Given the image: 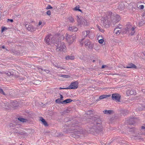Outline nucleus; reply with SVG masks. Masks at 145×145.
Wrapping results in <instances>:
<instances>
[{"mask_svg": "<svg viewBox=\"0 0 145 145\" xmlns=\"http://www.w3.org/2000/svg\"><path fill=\"white\" fill-rule=\"evenodd\" d=\"M137 119L136 118H131L130 119V121H133V122H132L131 123H130V124H131L132 125H134V124L135 123H136L137 121Z\"/></svg>", "mask_w": 145, "mask_h": 145, "instance_id": "28", "label": "nucleus"}, {"mask_svg": "<svg viewBox=\"0 0 145 145\" xmlns=\"http://www.w3.org/2000/svg\"><path fill=\"white\" fill-rule=\"evenodd\" d=\"M13 22V20L8 19H7V22Z\"/></svg>", "mask_w": 145, "mask_h": 145, "instance_id": "51", "label": "nucleus"}, {"mask_svg": "<svg viewBox=\"0 0 145 145\" xmlns=\"http://www.w3.org/2000/svg\"><path fill=\"white\" fill-rule=\"evenodd\" d=\"M59 94L60 95V98L59 99H60L61 100H63V96L61 94Z\"/></svg>", "mask_w": 145, "mask_h": 145, "instance_id": "48", "label": "nucleus"}, {"mask_svg": "<svg viewBox=\"0 0 145 145\" xmlns=\"http://www.w3.org/2000/svg\"><path fill=\"white\" fill-rule=\"evenodd\" d=\"M79 8H80V7H78V9H77V7L76 6L74 8V10H76V11L78 10V11L81 12H82V10L81 9H80Z\"/></svg>", "mask_w": 145, "mask_h": 145, "instance_id": "35", "label": "nucleus"}, {"mask_svg": "<svg viewBox=\"0 0 145 145\" xmlns=\"http://www.w3.org/2000/svg\"><path fill=\"white\" fill-rule=\"evenodd\" d=\"M77 22H78V25L80 26V25L81 24V21L82 20V19H80L77 16Z\"/></svg>", "mask_w": 145, "mask_h": 145, "instance_id": "32", "label": "nucleus"}, {"mask_svg": "<svg viewBox=\"0 0 145 145\" xmlns=\"http://www.w3.org/2000/svg\"><path fill=\"white\" fill-rule=\"evenodd\" d=\"M74 58V56H67L65 57V59L67 60H72Z\"/></svg>", "mask_w": 145, "mask_h": 145, "instance_id": "29", "label": "nucleus"}, {"mask_svg": "<svg viewBox=\"0 0 145 145\" xmlns=\"http://www.w3.org/2000/svg\"><path fill=\"white\" fill-rule=\"evenodd\" d=\"M56 67L58 68H60L61 69H65L64 68L62 67H61L60 66H56Z\"/></svg>", "mask_w": 145, "mask_h": 145, "instance_id": "56", "label": "nucleus"}, {"mask_svg": "<svg viewBox=\"0 0 145 145\" xmlns=\"http://www.w3.org/2000/svg\"><path fill=\"white\" fill-rule=\"evenodd\" d=\"M90 31L89 30H87L86 31H84L83 33V36L84 37L81 39V41L80 42V43L82 45H83V42H82L83 40L85 39V38L86 37H87L88 35H89V34L90 33Z\"/></svg>", "mask_w": 145, "mask_h": 145, "instance_id": "10", "label": "nucleus"}, {"mask_svg": "<svg viewBox=\"0 0 145 145\" xmlns=\"http://www.w3.org/2000/svg\"><path fill=\"white\" fill-rule=\"evenodd\" d=\"M3 104H4V105H3V104H2V106H7L8 107V106L9 104L8 103V104L7 103V102H6L5 103H4Z\"/></svg>", "mask_w": 145, "mask_h": 145, "instance_id": "39", "label": "nucleus"}, {"mask_svg": "<svg viewBox=\"0 0 145 145\" xmlns=\"http://www.w3.org/2000/svg\"><path fill=\"white\" fill-rule=\"evenodd\" d=\"M112 99L118 102H120L121 96L118 93H114L112 95Z\"/></svg>", "mask_w": 145, "mask_h": 145, "instance_id": "7", "label": "nucleus"}, {"mask_svg": "<svg viewBox=\"0 0 145 145\" xmlns=\"http://www.w3.org/2000/svg\"><path fill=\"white\" fill-rule=\"evenodd\" d=\"M142 129H145V127L142 126Z\"/></svg>", "mask_w": 145, "mask_h": 145, "instance_id": "64", "label": "nucleus"}, {"mask_svg": "<svg viewBox=\"0 0 145 145\" xmlns=\"http://www.w3.org/2000/svg\"><path fill=\"white\" fill-rule=\"evenodd\" d=\"M92 113V111H91V110H90V111L89 110L88 112V113H87V114L88 115H90Z\"/></svg>", "mask_w": 145, "mask_h": 145, "instance_id": "49", "label": "nucleus"}, {"mask_svg": "<svg viewBox=\"0 0 145 145\" xmlns=\"http://www.w3.org/2000/svg\"><path fill=\"white\" fill-rule=\"evenodd\" d=\"M72 101L73 100L71 99H67L63 101V105H66L67 104L70 103L72 102Z\"/></svg>", "mask_w": 145, "mask_h": 145, "instance_id": "17", "label": "nucleus"}, {"mask_svg": "<svg viewBox=\"0 0 145 145\" xmlns=\"http://www.w3.org/2000/svg\"><path fill=\"white\" fill-rule=\"evenodd\" d=\"M71 39L72 35H68L67 34H66V39L69 43L70 44L72 43Z\"/></svg>", "mask_w": 145, "mask_h": 145, "instance_id": "14", "label": "nucleus"}, {"mask_svg": "<svg viewBox=\"0 0 145 145\" xmlns=\"http://www.w3.org/2000/svg\"><path fill=\"white\" fill-rule=\"evenodd\" d=\"M111 22H112L114 24L118 22L120 20V17L118 14H116L115 16H111Z\"/></svg>", "mask_w": 145, "mask_h": 145, "instance_id": "5", "label": "nucleus"}, {"mask_svg": "<svg viewBox=\"0 0 145 145\" xmlns=\"http://www.w3.org/2000/svg\"><path fill=\"white\" fill-rule=\"evenodd\" d=\"M127 112V111L125 110H122L121 112V113L124 115H126Z\"/></svg>", "mask_w": 145, "mask_h": 145, "instance_id": "44", "label": "nucleus"}, {"mask_svg": "<svg viewBox=\"0 0 145 145\" xmlns=\"http://www.w3.org/2000/svg\"><path fill=\"white\" fill-rule=\"evenodd\" d=\"M89 121L87 129L88 133L92 134L96 133L98 134L103 131V127L101 125V121L98 116L95 115L92 117Z\"/></svg>", "mask_w": 145, "mask_h": 145, "instance_id": "1", "label": "nucleus"}, {"mask_svg": "<svg viewBox=\"0 0 145 145\" xmlns=\"http://www.w3.org/2000/svg\"><path fill=\"white\" fill-rule=\"evenodd\" d=\"M82 25L84 26L87 25H88L87 22L84 19V18L82 19L81 24L80 26H81V25Z\"/></svg>", "mask_w": 145, "mask_h": 145, "instance_id": "18", "label": "nucleus"}, {"mask_svg": "<svg viewBox=\"0 0 145 145\" xmlns=\"http://www.w3.org/2000/svg\"><path fill=\"white\" fill-rule=\"evenodd\" d=\"M25 115L31 118L33 115V114L31 112H29L28 114H25Z\"/></svg>", "mask_w": 145, "mask_h": 145, "instance_id": "34", "label": "nucleus"}, {"mask_svg": "<svg viewBox=\"0 0 145 145\" xmlns=\"http://www.w3.org/2000/svg\"><path fill=\"white\" fill-rule=\"evenodd\" d=\"M110 24V21L106 19H104L103 22V25L106 27H109Z\"/></svg>", "mask_w": 145, "mask_h": 145, "instance_id": "11", "label": "nucleus"}, {"mask_svg": "<svg viewBox=\"0 0 145 145\" xmlns=\"http://www.w3.org/2000/svg\"><path fill=\"white\" fill-rule=\"evenodd\" d=\"M130 93L131 95L133 94H134V93H132V92L131 91L130 92Z\"/></svg>", "mask_w": 145, "mask_h": 145, "instance_id": "63", "label": "nucleus"}, {"mask_svg": "<svg viewBox=\"0 0 145 145\" xmlns=\"http://www.w3.org/2000/svg\"><path fill=\"white\" fill-rule=\"evenodd\" d=\"M59 89H68V87L66 88H63L61 87H60L59 88Z\"/></svg>", "mask_w": 145, "mask_h": 145, "instance_id": "52", "label": "nucleus"}, {"mask_svg": "<svg viewBox=\"0 0 145 145\" xmlns=\"http://www.w3.org/2000/svg\"><path fill=\"white\" fill-rule=\"evenodd\" d=\"M76 36L75 35H74V36L72 37V39H71V41H72V43L74 42V40L76 38Z\"/></svg>", "mask_w": 145, "mask_h": 145, "instance_id": "42", "label": "nucleus"}, {"mask_svg": "<svg viewBox=\"0 0 145 145\" xmlns=\"http://www.w3.org/2000/svg\"><path fill=\"white\" fill-rule=\"evenodd\" d=\"M69 110H66V111H65L64 112V113L65 114L67 113H69Z\"/></svg>", "mask_w": 145, "mask_h": 145, "instance_id": "57", "label": "nucleus"}, {"mask_svg": "<svg viewBox=\"0 0 145 145\" xmlns=\"http://www.w3.org/2000/svg\"><path fill=\"white\" fill-rule=\"evenodd\" d=\"M5 73L8 76H10L12 75V74L10 72H5Z\"/></svg>", "mask_w": 145, "mask_h": 145, "instance_id": "43", "label": "nucleus"}, {"mask_svg": "<svg viewBox=\"0 0 145 145\" xmlns=\"http://www.w3.org/2000/svg\"><path fill=\"white\" fill-rule=\"evenodd\" d=\"M69 21L72 23L74 22V19L71 17H70L69 18Z\"/></svg>", "mask_w": 145, "mask_h": 145, "instance_id": "36", "label": "nucleus"}, {"mask_svg": "<svg viewBox=\"0 0 145 145\" xmlns=\"http://www.w3.org/2000/svg\"><path fill=\"white\" fill-rule=\"evenodd\" d=\"M26 29L31 32H32L36 30V28L34 26L30 24H26L25 25Z\"/></svg>", "mask_w": 145, "mask_h": 145, "instance_id": "9", "label": "nucleus"}, {"mask_svg": "<svg viewBox=\"0 0 145 145\" xmlns=\"http://www.w3.org/2000/svg\"><path fill=\"white\" fill-rule=\"evenodd\" d=\"M19 138L20 137L19 135H22V137H24V136L25 135H26L27 134L25 131H19Z\"/></svg>", "mask_w": 145, "mask_h": 145, "instance_id": "24", "label": "nucleus"}, {"mask_svg": "<svg viewBox=\"0 0 145 145\" xmlns=\"http://www.w3.org/2000/svg\"><path fill=\"white\" fill-rule=\"evenodd\" d=\"M78 87V82L77 81L71 82V84L68 87V89H76Z\"/></svg>", "mask_w": 145, "mask_h": 145, "instance_id": "6", "label": "nucleus"}, {"mask_svg": "<svg viewBox=\"0 0 145 145\" xmlns=\"http://www.w3.org/2000/svg\"><path fill=\"white\" fill-rule=\"evenodd\" d=\"M54 39L51 37V35L47 36L45 39V40L46 43L48 45L50 44L51 43H54Z\"/></svg>", "mask_w": 145, "mask_h": 145, "instance_id": "4", "label": "nucleus"}, {"mask_svg": "<svg viewBox=\"0 0 145 145\" xmlns=\"http://www.w3.org/2000/svg\"><path fill=\"white\" fill-rule=\"evenodd\" d=\"M18 123V118H15V120L13 121V123L10 124L9 126L10 127H14L17 125Z\"/></svg>", "mask_w": 145, "mask_h": 145, "instance_id": "12", "label": "nucleus"}, {"mask_svg": "<svg viewBox=\"0 0 145 145\" xmlns=\"http://www.w3.org/2000/svg\"><path fill=\"white\" fill-rule=\"evenodd\" d=\"M68 29L69 30H70L71 31H77L78 29V28L74 26H73L71 27H69Z\"/></svg>", "mask_w": 145, "mask_h": 145, "instance_id": "22", "label": "nucleus"}, {"mask_svg": "<svg viewBox=\"0 0 145 145\" xmlns=\"http://www.w3.org/2000/svg\"><path fill=\"white\" fill-rule=\"evenodd\" d=\"M86 46L88 48L91 49L93 48V46L92 43L88 39H86L84 42Z\"/></svg>", "mask_w": 145, "mask_h": 145, "instance_id": "8", "label": "nucleus"}, {"mask_svg": "<svg viewBox=\"0 0 145 145\" xmlns=\"http://www.w3.org/2000/svg\"><path fill=\"white\" fill-rule=\"evenodd\" d=\"M19 121L23 123L26 122L28 121L27 120L21 117H19Z\"/></svg>", "mask_w": 145, "mask_h": 145, "instance_id": "27", "label": "nucleus"}, {"mask_svg": "<svg viewBox=\"0 0 145 145\" xmlns=\"http://www.w3.org/2000/svg\"><path fill=\"white\" fill-rule=\"evenodd\" d=\"M71 126L70 127L67 129L65 131H64V132L66 133H74V132H77V133H81V132L78 131L77 129L78 127V123H73L71 124H70Z\"/></svg>", "mask_w": 145, "mask_h": 145, "instance_id": "2", "label": "nucleus"}, {"mask_svg": "<svg viewBox=\"0 0 145 145\" xmlns=\"http://www.w3.org/2000/svg\"><path fill=\"white\" fill-rule=\"evenodd\" d=\"M135 137V138H134L135 139L137 140V139H140V137L138 136V135H133Z\"/></svg>", "mask_w": 145, "mask_h": 145, "instance_id": "41", "label": "nucleus"}, {"mask_svg": "<svg viewBox=\"0 0 145 145\" xmlns=\"http://www.w3.org/2000/svg\"><path fill=\"white\" fill-rule=\"evenodd\" d=\"M61 100L59 99L58 98L56 99L55 101V102L56 103H57L58 104H63V101H61Z\"/></svg>", "mask_w": 145, "mask_h": 145, "instance_id": "30", "label": "nucleus"}, {"mask_svg": "<svg viewBox=\"0 0 145 145\" xmlns=\"http://www.w3.org/2000/svg\"><path fill=\"white\" fill-rule=\"evenodd\" d=\"M11 103L12 105L14 107H17L18 105V102L16 101H11Z\"/></svg>", "mask_w": 145, "mask_h": 145, "instance_id": "21", "label": "nucleus"}, {"mask_svg": "<svg viewBox=\"0 0 145 145\" xmlns=\"http://www.w3.org/2000/svg\"><path fill=\"white\" fill-rule=\"evenodd\" d=\"M40 120L45 126H48V125L46 120L42 117H40Z\"/></svg>", "mask_w": 145, "mask_h": 145, "instance_id": "19", "label": "nucleus"}, {"mask_svg": "<svg viewBox=\"0 0 145 145\" xmlns=\"http://www.w3.org/2000/svg\"><path fill=\"white\" fill-rule=\"evenodd\" d=\"M0 93L4 95H6L5 93L4 92L3 89L1 88H0Z\"/></svg>", "mask_w": 145, "mask_h": 145, "instance_id": "38", "label": "nucleus"}, {"mask_svg": "<svg viewBox=\"0 0 145 145\" xmlns=\"http://www.w3.org/2000/svg\"><path fill=\"white\" fill-rule=\"evenodd\" d=\"M14 129V133H18V131H16L15 130V129Z\"/></svg>", "mask_w": 145, "mask_h": 145, "instance_id": "62", "label": "nucleus"}, {"mask_svg": "<svg viewBox=\"0 0 145 145\" xmlns=\"http://www.w3.org/2000/svg\"><path fill=\"white\" fill-rule=\"evenodd\" d=\"M104 114H110L113 113L114 111L112 110H105L103 111Z\"/></svg>", "mask_w": 145, "mask_h": 145, "instance_id": "23", "label": "nucleus"}, {"mask_svg": "<svg viewBox=\"0 0 145 145\" xmlns=\"http://www.w3.org/2000/svg\"><path fill=\"white\" fill-rule=\"evenodd\" d=\"M54 45L57 48L56 50L57 51H65V46L64 43L63 42L61 43L59 39H58L55 42Z\"/></svg>", "mask_w": 145, "mask_h": 145, "instance_id": "3", "label": "nucleus"}, {"mask_svg": "<svg viewBox=\"0 0 145 145\" xmlns=\"http://www.w3.org/2000/svg\"><path fill=\"white\" fill-rule=\"evenodd\" d=\"M126 68H134L137 69V67L134 64L131 63L128 64V66H127Z\"/></svg>", "mask_w": 145, "mask_h": 145, "instance_id": "15", "label": "nucleus"}, {"mask_svg": "<svg viewBox=\"0 0 145 145\" xmlns=\"http://www.w3.org/2000/svg\"><path fill=\"white\" fill-rule=\"evenodd\" d=\"M131 27V25H127L125 29V31H123V33H127L130 30V28Z\"/></svg>", "mask_w": 145, "mask_h": 145, "instance_id": "16", "label": "nucleus"}, {"mask_svg": "<svg viewBox=\"0 0 145 145\" xmlns=\"http://www.w3.org/2000/svg\"><path fill=\"white\" fill-rule=\"evenodd\" d=\"M143 109V108L142 106V107H141L140 106H139L137 109V111H142Z\"/></svg>", "mask_w": 145, "mask_h": 145, "instance_id": "40", "label": "nucleus"}, {"mask_svg": "<svg viewBox=\"0 0 145 145\" xmlns=\"http://www.w3.org/2000/svg\"><path fill=\"white\" fill-rule=\"evenodd\" d=\"M59 76L64 78H68V77H70V76L69 75L65 74H60L59 75Z\"/></svg>", "mask_w": 145, "mask_h": 145, "instance_id": "33", "label": "nucleus"}, {"mask_svg": "<svg viewBox=\"0 0 145 145\" xmlns=\"http://www.w3.org/2000/svg\"><path fill=\"white\" fill-rule=\"evenodd\" d=\"M25 112L27 114H28V113L29 112L27 110H26Z\"/></svg>", "mask_w": 145, "mask_h": 145, "instance_id": "61", "label": "nucleus"}, {"mask_svg": "<svg viewBox=\"0 0 145 145\" xmlns=\"http://www.w3.org/2000/svg\"><path fill=\"white\" fill-rule=\"evenodd\" d=\"M42 22L41 21H40L39 23V25H40L42 24Z\"/></svg>", "mask_w": 145, "mask_h": 145, "instance_id": "59", "label": "nucleus"}, {"mask_svg": "<svg viewBox=\"0 0 145 145\" xmlns=\"http://www.w3.org/2000/svg\"><path fill=\"white\" fill-rule=\"evenodd\" d=\"M44 71L46 72L47 73H48L50 72V71L48 70L47 69H44Z\"/></svg>", "mask_w": 145, "mask_h": 145, "instance_id": "55", "label": "nucleus"}, {"mask_svg": "<svg viewBox=\"0 0 145 145\" xmlns=\"http://www.w3.org/2000/svg\"><path fill=\"white\" fill-rule=\"evenodd\" d=\"M130 27V30L132 31V32L130 33V34L131 35H133L135 32L134 31L135 28L134 27Z\"/></svg>", "mask_w": 145, "mask_h": 145, "instance_id": "31", "label": "nucleus"}, {"mask_svg": "<svg viewBox=\"0 0 145 145\" xmlns=\"http://www.w3.org/2000/svg\"><path fill=\"white\" fill-rule=\"evenodd\" d=\"M106 67H107V66L106 65H103L102 66L101 68L102 69H104Z\"/></svg>", "mask_w": 145, "mask_h": 145, "instance_id": "54", "label": "nucleus"}, {"mask_svg": "<svg viewBox=\"0 0 145 145\" xmlns=\"http://www.w3.org/2000/svg\"><path fill=\"white\" fill-rule=\"evenodd\" d=\"M142 23V21H141L139 22V24L140 25H141Z\"/></svg>", "mask_w": 145, "mask_h": 145, "instance_id": "58", "label": "nucleus"}, {"mask_svg": "<svg viewBox=\"0 0 145 145\" xmlns=\"http://www.w3.org/2000/svg\"><path fill=\"white\" fill-rule=\"evenodd\" d=\"M7 28L5 27H2L1 29V32L3 33L5 30H7Z\"/></svg>", "mask_w": 145, "mask_h": 145, "instance_id": "37", "label": "nucleus"}, {"mask_svg": "<svg viewBox=\"0 0 145 145\" xmlns=\"http://www.w3.org/2000/svg\"><path fill=\"white\" fill-rule=\"evenodd\" d=\"M139 8L140 9H143L144 8V6L143 5H142L139 6Z\"/></svg>", "mask_w": 145, "mask_h": 145, "instance_id": "50", "label": "nucleus"}, {"mask_svg": "<svg viewBox=\"0 0 145 145\" xmlns=\"http://www.w3.org/2000/svg\"><path fill=\"white\" fill-rule=\"evenodd\" d=\"M125 5L124 3H120L118 6V8L120 10H122L124 9Z\"/></svg>", "mask_w": 145, "mask_h": 145, "instance_id": "20", "label": "nucleus"}, {"mask_svg": "<svg viewBox=\"0 0 145 145\" xmlns=\"http://www.w3.org/2000/svg\"><path fill=\"white\" fill-rule=\"evenodd\" d=\"M110 96V95H103L100 96L99 97V99H102L104 98H105L107 97H109Z\"/></svg>", "mask_w": 145, "mask_h": 145, "instance_id": "25", "label": "nucleus"}, {"mask_svg": "<svg viewBox=\"0 0 145 145\" xmlns=\"http://www.w3.org/2000/svg\"><path fill=\"white\" fill-rule=\"evenodd\" d=\"M128 131L131 132V133H135L136 132V129H135L134 128H131L127 130Z\"/></svg>", "mask_w": 145, "mask_h": 145, "instance_id": "26", "label": "nucleus"}, {"mask_svg": "<svg viewBox=\"0 0 145 145\" xmlns=\"http://www.w3.org/2000/svg\"><path fill=\"white\" fill-rule=\"evenodd\" d=\"M52 7L50 5H48L47 6V7L46 8V9L47 10L52 9Z\"/></svg>", "mask_w": 145, "mask_h": 145, "instance_id": "45", "label": "nucleus"}, {"mask_svg": "<svg viewBox=\"0 0 145 145\" xmlns=\"http://www.w3.org/2000/svg\"><path fill=\"white\" fill-rule=\"evenodd\" d=\"M121 27H116L114 30V33H115V34H116V35H119L121 32Z\"/></svg>", "mask_w": 145, "mask_h": 145, "instance_id": "13", "label": "nucleus"}, {"mask_svg": "<svg viewBox=\"0 0 145 145\" xmlns=\"http://www.w3.org/2000/svg\"><path fill=\"white\" fill-rule=\"evenodd\" d=\"M51 12L50 10H48L46 12V14L48 16L51 15Z\"/></svg>", "mask_w": 145, "mask_h": 145, "instance_id": "46", "label": "nucleus"}, {"mask_svg": "<svg viewBox=\"0 0 145 145\" xmlns=\"http://www.w3.org/2000/svg\"><path fill=\"white\" fill-rule=\"evenodd\" d=\"M2 48L3 49H5V46H2Z\"/></svg>", "mask_w": 145, "mask_h": 145, "instance_id": "60", "label": "nucleus"}, {"mask_svg": "<svg viewBox=\"0 0 145 145\" xmlns=\"http://www.w3.org/2000/svg\"><path fill=\"white\" fill-rule=\"evenodd\" d=\"M104 42V40L103 39H101L99 40V43L100 44H102Z\"/></svg>", "mask_w": 145, "mask_h": 145, "instance_id": "47", "label": "nucleus"}, {"mask_svg": "<svg viewBox=\"0 0 145 145\" xmlns=\"http://www.w3.org/2000/svg\"><path fill=\"white\" fill-rule=\"evenodd\" d=\"M99 30L102 32H103L104 30L102 29H100V28H98Z\"/></svg>", "mask_w": 145, "mask_h": 145, "instance_id": "53", "label": "nucleus"}]
</instances>
